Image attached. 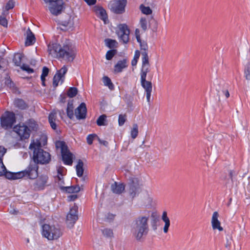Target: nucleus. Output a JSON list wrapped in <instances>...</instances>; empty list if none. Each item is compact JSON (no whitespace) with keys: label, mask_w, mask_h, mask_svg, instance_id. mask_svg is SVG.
Listing matches in <instances>:
<instances>
[{"label":"nucleus","mask_w":250,"mask_h":250,"mask_svg":"<svg viewBox=\"0 0 250 250\" xmlns=\"http://www.w3.org/2000/svg\"><path fill=\"white\" fill-rule=\"evenodd\" d=\"M21 68L23 70L26 71L28 73H32L34 72L33 69L30 68L29 65L25 64H23L21 66Z\"/></svg>","instance_id":"obj_49"},{"label":"nucleus","mask_w":250,"mask_h":250,"mask_svg":"<svg viewBox=\"0 0 250 250\" xmlns=\"http://www.w3.org/2000/svg\"><path fill=\"white\" fill-rule=\"evenodd\" d=\"M93 11L97 16L105 23L106 20L107 19V15L105 10L101 6H95L93 7Z\"/></svg>","instance_id":"obj_17"},{"label":"nucleus","mask_w":250,"mask_h":250,"mask_svg":"<svg viewBox=\"0 0 250 250\" xmlns=\"http://www.w3.org/2000/svg\"><path fill=\"white\" fill-rule=\"evenodd\" d=\"M5 83L8 86H9L10 87H11L12 85L13 84V83L10 80H7L6 81Z\"/></svg>","instance_id":"obj_60"},{"label":"nucleus","mask_w":250,"mask_h":250,"mask_svg":"<svg viewBox=\"0 0 250 250\" xmlns=\"http://www.w3.org/2000/svg\"><path fill=\"white\" fill-rule=\"evenodd\" d=\"M62 179H63V174L58 175L57 180H58V182L59 183V184H61V183H63V181H62Z\"/></svg>","instance_id":"obj_56"},{"label":"nucleus","mask_w":250,"mask_h":250,"mask_svg":"<svg viewBox=\"0 0 250 250\" xmlns=\"http://www.w3.org/2000/svg\"><path fill=\"white\" fill-rule=\"evenodd\" d=\"M6 13L5 11H3L2 13V16H0V24L2 26L6 27L7 25V21L5 18V14Z\"/></svg>","instance_id":"obj_42"},{"label":"nucleus","mask_w":250,"mask_h":250,"mask_svg":"<svg viewBox=\"0 0 250 250\" xmlns=\"http://www.w3.org/2000/svg\"><path fill=\"white\" fill-rule=\"evenodd\" d=\"M62 234L60 229L54 225L45 224L42 226V234L48 240H57Z\"/></svg>","instance_id":"obj_4"},{"label":"nucleus","mask_w":250,"mask_h":250,"mask_svg":"<svg viewBox=\"0 0 250 250\" xmlns=\"http://www.w3.org/2000/svg\"><path fill=\"white\" fill-rule=\"evenodd\" d=\"M153 217V219L151 222V226L152 228L154 230H156L157 229V223L158 221V219L157 217H154L153 215H151Z\"/></svg>","instance_id":"obj_50"},{"label":"nucleus","mask_w":250,"mask_h":250,"mask_svg":"<svg viewBox=\"0 0 250 250\" xmlns=\"http://www.w3.org/2000/svg\"><path fill=\"white\" fill-rule=\"evenodd\" d=\"M56 147L57 148H61V153L64 151H66L68 149L67 146L66 145L65 142L63 141H57L56 142Z\"/></svg>","instance_id":"obj_34"},{"label":"nucleus","mask_w":250,"mask_h":250,"mask_svg":"<svg viewBox=\"0 0 250 250\" xmlns=\"http://www.w3.org/2000/svg\"><path fill=\"white\" fill-rule=\"evenodd\" d=\"M103 82L104 83V85L108 86V87L110 90H113L114 89V85L112 83L110 78L109 77H108L107 76H104L103 78Z\"/></svg>","instance_id":"obj_31"},{"label":"nucleus","mask_w":250,"mask_h":250,"mask_svg":"<svg viewBox=\"0 0 250 250\" xmlns=\"http://www.w3.org/2000/svg\"><path fill=\"white\" fill-rule=\"evenodd\" d=\"M41 143L39 141L32 142L29 146V149L33 151V161L38 164H45L49 162L51 159L50 154L41 148Z\"/></svg>","instance_id":"obj_3"},{"label":"nucleus","mask_w":250,"mask_h":250,"mask_svg":"<svg viewBox=\"0 0 250 250\" xmlns=\"http://www.w3.org/2000/svg\"><path fill=\"white\" fill-rule=\"evenodd\" d=\"M150 71V66H142L141 71V84L146 92V100L150 102L151 94L152 90V83L146 80V75Z\"/></svg>","instance_id":"obj_5"},{"label":"nucleus","mask_w":250,"mask_h":250,"mask_svg":"<svg viewBox=\"0 0 250 250\" xmlns=\"http://www.w3.org/2000/svg\"><path fill=\"white\" fill-rule=\"evenodd\" d=\"M48 51L52 57L62 59L67 62H72L75 58L76 48L68 42L62 44L53 43L48 46Z\"/></svg>","instance_id":"obj_1"},{"label":"nucleus","mask_w":250,"mask_h":250,"mask_svg":"<svg viewBox=\"0 0 250 250\" xmlns=\"http://www.w3.org/2000/svg\"><path fill=\"white\" fill-rule=\"evenodd\" d=\"M218 216L219 215L217 212L215 211L213 213L211 221L212 226L213 229H217L221 231L223 230V229L221 226L220 222L218 220Z\"/></svg>","instance_id":"obj_20"},{"label":"nucleus","mask_w":250,"mask_h":250,"mask_svg":"<svg viewBox=\"0 0 250 250\" xmlns=\"http://www.w3.org/2000/svg\"><path fill=\"white\" fill-rule=\"evenodd\" d=\"M78 198L77 195H70L68 196V200L69 201H74L76 199Z\"/></svg>","instance_id":"obj_55"},{"label":"nucleus","mask_w":250,"mask_h":250,"mask_svg":"<svg viewBox=\"0 0 250 250\" xmlns=\"http://www.w3.org/2000/svg\"><path fill=\"white\" fill-rule=\"evenodd\" d=\"M15 5V1L13 0H9L5 6V10L4 11L6 14L8 13V11L12 9Z\"/></svg>","instance_id":"obj_43"},{"label":"nucleus","mask_w":250,"mask_h":250,"mask_svg":"<svg viewBox=\"0 0 250 250\" xmlns=\"http://www.w3.org/2000/svg\"><path fill=\"white\" fill-rule=\"evenodd\" d=\"M14 103L16 107L21 109H26L27 107L26 104L21 99H15Z\"/></svg>","instance_id":"obj_27"},{"label":"nucleus","mask_w":250,"mask_h":250,"mask_svg":"<svg viewBox=\"0 0 250 250\" xmlns=\"http://www.w3.org/2000/svg\"><path fill=\"white\" fill-rule=\"evenodd\" d=\"M22 55L21 53H17L14 55L13 61L16 66H21Z\"/></svg>","instance_id":"obj_30"},{"label":"nucleus","mask_w":250,"mask_h":250,"mask_svg":"<svg viewBox=\"0 0 250 250\" xmlns=\"http://www.w3.org/2000/svg\"><path fill=\"white\" fill-rule=\"evenodd\" d=\"M78 93V89L77 88L72 87L69 88L67 91V95L70 98H73Z\"/></svg>","instance_id":"obj_39"},{"label":"nucleus","mask_w":250,"mask_h":250,"mask_svg":"<svg viewBox=\"0 0 250 250\" xmlns=\"http://www.w3.org/2000/svg\"><path fill=\"white\" fill-rule=\"evenodd\" d=\"M104 42L106 46L110 49L116 47L118 44L117 42L115 40L110 39H105L104 40Z\"/></svg>","instance_id":"obj_32"},{"label":"nucleus","mask_w":250,"mask_h":250,"mask_svg":"<svg viewBox=\"0 0 250 250\" xmlns=\"http://www.w3.org/2000/svg\"><path fill=\"white\" fill-rule=\"evenodd\" d=\"M149 211L145 210L137 216L131 224V231L136 240L140 241L149 231Z\"/></svg>","instance_id":"obj_2"},{"label":"nucleus","mask_w":250,"mask_h":250,"mask_svg":"<svg viewBox=\"0 0 250 250\" xmlns=\"http://www.w3.org/2000/svg\"><path fill=\"white\" fill-rule=\"evenodd\" d=\"M140 25L142 30L145 32L147 28V21L145 18H141L140 20Z\"/></svg>","instance_id":"obj_37"},{"label":"nucleus","mask_w":250,"mask_h":250,"mask_svg":"<svg viewBox=\"0 0 250 250\" xmlns=\"http://www.w3.org/2000/svg\"><path fill=\"white\" fill-rule=\"evenodd\" d=\"M129 192L130 196L133 198L139 192V188L134 185H132L130 187Z\"/></svg>","instance_id":"obj_33"},{"label":"nucleus","mask_w":250,"mask_h":250,"mask_svg":"<svg viewBox=\"0 0 250 250\" xmlns=\"http://www.w3.org/2000/svg\"><path fill=\"white\" fill-rule=\"evenodd\" d=\"M6 170V168L3 163L2 159H0V176H4Z\"/></svg>","instance_id":"obj_47"},{"label":"nucleus","mask_w":250,"mask_h":250,"mask_svg":"<svg viewBox=\"0 0 250 250\" xmlns=\"http://www.w3.org/2000/svg\"><path fill=\"white\" fill-rule=\"evenodd\" d=\"M245 78L247 80H250V64L247 65L245 71Z\"/></svg>","instance_id":"obj_45"},{"label":"nucleus","mask_w":250,"mask_h":250,"mask_svg":"<svg viewBox=\"0 0 250 250\" xmlns=\"http://www.w3.org/2000/svg\"><path fill=\"white\" fill-rule=\"evenodd\" d=\"M97 140L100 144L103 145L106 147L108 146V142L104 141V140H101L98 136L97 137Z\"/></svg>","instance_id":"obj_52"},{"label":"nucleus","mask_w":250,"mask_h":250,"mask_svg":"<svg viewBox=\"0 0 250 250\" xmlns=\"http://www.w3.org/2000/svg\"><path fill=\"white\" fill-rule=\"evenodd\" d=\"M63 167H60L58 169V173L59 175L62 174Z\"/></svg>","instance_id":"obj_62"},{"label":"nucleus","mask_w":250,"mask_h":250,"mask_svg":"<svg viewBox=\"0 0 250 250\" xmlns=\"http://www.w3.org/2000/svg\"><path fill=\"white\" fill-rule=\"evenodd\" d=\"M127 66L126 59L119 61L114 66V71L116 72H121L122 71L123 69L126 68Z\"/></svg>","instance_id":"obj_24"},{"label":"nucleus","mask_w":250,"mask_h":250,"mask_svg":"<svg viewBox=\"0 0 250 250\" xmlns=\"http://www.w3.org/2000/svg\"><path fill=\"white\" fill-rule=\"evenodd\" d=\"M73 104L72 101L68 102L67 104V106L66 109V113L68 117L70 119H73L74 117L73 112Z\"/></svg>","instance_id":"obj_26"},{"label":"nucleus","mask_w":250,"mask_h":250,"mask_svg":"<svg viewBox=\"0 0 250 250\" xmlns=\"http://www.w3.org/2000/svg\"><path fill=\"white\" fill-rule=\"evenodd\" d=\"M135 36L136 38L137 39V42L140 41L141 37H140V30L139 29H136L135 31Z\"/></svg>","instance_id":"obj_54"},{"label":"nucleus","mask_w":250,"mask_h":250,"mask_svg":"<svg viewBox=\"0 0 250 250\" xmlns=\"http://www.w3.org/2000/svg\"><path fill=\"white\" fill-rule=\"evenodd\" d=\"M26 123L32 129L34 130L37 128V124L34 120L29 119Z\"/></svg>","instance_id":"obj_48"},{"label":"nucleus","mask_w":250,"mask_h":250,"mask_svg":"<svg viewBox=\"0 0 250 250\" xmlns=\"http://www.w3.org/2000/svg\"><path fill=\"white\" fill-rule=\"evenodd\" d=\"M224 93H225V95L226 98H229V93L228 90H226V91H224Z\"/></svg>","instance_id":"obj_63"},{"label":"nucleus","mask_w":250,"mask_h":250,"mask_svg":"<svg viewBox=\"0 0 250 250\" xmlns=\"http://www.w3.org/2000/svg\"><path fill=\"white\" fill-rule=\"evenodd\" d=\"M102 233L104 236L106 237H112L113 236V231L110 229L105 228L102 230Z\"/></svg>","instance_id":"obj_41"},{"label":"nucleus","mask_w":250,"mask_h":250,"mask_svg":"<svg viewBox=\"0 0 250 250\" xmlns=\"http://www.w3.org/2000/svg\"><path fill=\"white\" fill-rule=\"evenodd\" d=\"M162 219L165 222V226L163 229L164 232L167 233L168 232V228L170 226V220L167 216V212L166 211L163 212Z\"/></svg>","instance_id":"obj_25"},{"label":"nucleus","mask_w":250,"mask_h":250,"mask_svg":"<svg viewBox=\"0 0 250 250\" xmlns=\"http://www.w3.org/2000/svg\"><path fill=\"white\" fill-rule=\"evenodd\" d=\"M88 5H93L96 2V0H84Z\"/></svg>","instance_id":"obj_58"},{"label":"nucleus","mask_w":250,"mask_h":250,"mask_svg":"<svg viewBox=\"0 0 250 250\" xmlns=\"http://www.w3.org/2000/svg\"><path fill=\"white\" fill-rule=\"evenodd\" d=\"M140 46V49L142 50L141 54L142 56V66H150L149 62V58L147 55V50L148 49V46L147 43L144 41L140 40V41L138 42Z\"/></svg>","instance_id":"obj_13"},{"label":"nucleus","mask_w":250,"mask_h":250,"mask_svg":"<svg viewBox=\"0 0 250 250\" xmlns=\"http://www.w3.org/2000/svg\"><path fill=\"white\" fill-rule=\"evenodd\" d=\"M48 72H49V69L47 67L44 66L42 68V74L41 76H42V77H46L48 74Z\"/></svg>","instance_id":"obj_51"},{"label":"nucleus","mask_w":250,"mask_h":250,"mask_svg":"<svg viewBox=\"0 0 250 250\" xmlns=\"http://www.w3.org/2000/svg\"><path fill=\"white\" fill-rule=\"evenodd\" d=\"M67 67L65 65H63L62 67L57 71L56 74L53 77V85L54 87H56L59 84V82L61 81V83H63L64 79V75L67 71Z\"/></svg>","instance_id":"obj_14"},{"label":"nucleus","mask_w":250,"mask_h":250,"mask_svg":"<svg viewBox=\"0 0 250 250\" xmlns=\"http://www.w3.org/2000/svg\"><path fill=\"white\" fill-rule=\"evenodd\" d=\"M61 188L62 189H65V191L68 193H77L81 190L80 187L78 185L70 187H62Z\"/></svg>","instance_id":"obj_28"},{"label":"nucleus","mask_w":250,"mask_h":250,"mask_svg":"<svg viewBox=\"0 0 250 250\" xmlns=\"http://www.w3.org/2000/svg\"><path fill=\"white\" fill-rule=\"evenodd\" d=\"M106 121V116L105 114L101 115L97 119L96 123L98 125H105V122Z\"/></svg>","instance_id":"obj_36"},{"label":"nucleus","mask_w":250,"mask_h":250,"mask_svg":"<svg viewBox=\"0 0 250 250\" xmlns=\"http://www.w3.org/2000/svg\"><path fill=\"white\" fill-rule=\"evenodd\" d=\"M140 10L141 12L145 15H150L152 13V11L148 6H145L144 4H142L140 6Z\"/></svg>","instance_id":"obj_35"},{"label":"nucleus","mask_w":250,"mask_h":250,"mask_svg":"<svg viewBox=\"0 0 250 250\" xmlns=\"http://www.w3.org/2000/svg\"><path fill=\"white\" fill-rule=\"evenodd\" d=\"M36 41V38L34 34L31 31L30 28H28L26 31V39L25 42L26 46H29L34 43Z\"/></svg>","instance_id":"obj_22"},{"label":"nucleus","mask_w":250,"mask_h":250,"mask_svg":"<svg viewBox=\"0 0 250 250\" xmlns=\"http://www.w3.org/2000/svg\"><path fill=\"white\" fill-rule=\"evenodd\" d=\"M4 176L6 178L9 180H16L23 177V173L21 172V171L14 173L8 171L7 170V169L4 172Z\"/></svg>","instance_id":"obj_19"},{"label":"nucleus","mask_w":250,"mask_h":250,"mask_svg":"<svg viewBox=\"0 0 250 250\" xmlns=\"http://www.w3.org/2000/svg\"><path fill=\"white\" fill-rule=\"evenodd\" d=\"M48 177L47 175H41L36 181L33 185L34 189L40 190L43 189L47 183Z\"/></svg>","instance_id":"obj_16"},{"label":"nucleus","mask_w":250,"mask_h":250,"mask_svg":"<svg viewBox=\"0 0 250 250\" xmlns=\"http://www.w3.org/2000/svg\"><path fill=\"white\" fill-rule=\"evenodd\" d=\"M78 207L77 206H73L70 208L66 216V223L69 227H73L78 219Z\"/></svg>","instance_id":"obj_11"},{"label":"nucleus","mask_w":250,"mask_h":250,"mask_svg":"<svg viewBox=\"0 0 250 250\" xmlns=\"http://www.w3.org/2000/svg\"><path fill=\"white\" fill-rule=\"evenodd\" d=\"M138 60L134 59L131 61V64L132 66H135L136 65L137 63Z\"/></svg>","instance_id":"obj_61"},{"label":"nucleus","mask_w":250,"mask_h":250,"mask_svg":"<svg viewBox=\"0 0 250 250\" xmlns=\"http://www.w3.org/2000/svg\"><path fill=\"white\" fill-rule=\"evenodd\" d=\"M6 151V149L3 146H0V159H2Z\"/></svg>","instance_id":"obj_53"},{"label":"nucleus","mask_w":250,"mask_h":250,"mask_svg":"<svg viewBox=\"0 0 250 250\" xmlns=\"http://www.w3.org/2000/svg\"><path fill=\"white\" fill-rule=\"evenodd\" d=\"M45 3H49V9L54 15L60 14L63 9V0H43Z\"/></svg>","instance_id":"obj_7"},{"label":"nucleus","mask_w":250,"mask_h":250,"mask_svg":"<svg viewBox=\"0 0 250 250\" xmlns=\"http://www.w3.org/2000/svg\"><path fill=\"white\" fill-rule=\"evenodd\" d=\"M117 53V50L112 49L108 50L106 54V59L107 60H111L114 55Z\"/></svg>","instance_id":"obj_40"},{"label":"nucleus","mask_w":250,"mask_h":250,"mask_svg":"<svg viewBox=\"0 0 250 250\" xmlns=\"http://www.w3.org/2000/svg\"><path fill=\"white\" fill-rule=\"evenodd\" d=\"M38 166L35 162H31L28 167L24 170L21 171L23 175V177L27 176L31 179H35L38 176Z\"/></svg>","instance_id":"obj_8"},{"label":"nucleus","mask_w":250,"mask_h":250,"mask_svg":"<svg viewBox=\"0 0 250 250\" xmlns=\"http://www.w3.org/2000/svg\"><path fill=\"white\" fill-rule=\"evenodd\" d=\"M87 109L84 103H81L75 110V115L78 120H83L86 118Z\"/></svg>","instance_id":"obj_15"},{"label":"nucleus","mask_w":250,"mask_h":250,"mask_svg":"<svg viewBox=\"0 0 250 250\" xmlns=\"http://www.w3.org/2000/svg\"><path fill=\"white\" fill-rule=\"evenodd\" d=\"M48 121L51 128L55 130L57 128L56 122L57 120V112L55 110L52 111L49 115Z\"/></svg>","instance_id":"obj_21"},{"label":"nucleus","mask_w":250,"mask_h":250,"mask_svg":"<svg viewBox=\"0 0 250 250\" xmlns=\"http://www.w3.org/2000/svg\"><path fill=\"white\" fill-rule=\"evenodd\" d=\"M126 0H114L110 3L111 10L116 14H122L125 12Z\"/></svg>","instance_id":"obj_9"},{"label":"nucleus","mask_w":250,"mask_h":250,"mask_svg":"<svg viewBox=\"0 0 250 250\" xmlns=\"http://www.w3.org/2000/svg\"><path fill=\"white\" fill-rule=\"evenodd\" d=\"M140 55V52L139 50H136L134 56V59L138 60Z\"/></svg>","instance_id":"obj_57"},{"label":"nucleus","mask_w":250,"mask_h":250,"mask_svg":"<svg viewBox=\"0 0 250 250\" xmlns=\"http://www.w3.org/2000/svg\"><path fill=\"white\" fill-rule=\"evenodd\" d=\"M126 120V116L125 114H120L118 118V124L119 126H122Z\"/></svg>","instance_id":"obj_44"},{"label":"nucleus","mask_w":250,"mask_h":250,"mask_svg":"<svg viewBox=\"0 0 250 250\" xmlns=\"http://www.w3.org/2000/svg\"><path fill=\"white\" fill-rule=\"evenodd\" d=\"M62 161H63L64 164L67 165H71L73 163L72 160V156L73 154L72 153L70 152V151L67 149L66 151H64L62 152Z\"/></svg>","instance_id":"obj_18"},{"label":"nucleus","mask_w":250,"mask_h":250,"mask_svg":"<svg viewBox=\"0 0 250 250\" xmlns=\"http://www.w3.org/2000/svg\"><path fill=\"white\" fill-rule=\"evenodd\" d=\"M117 34L123 43H126L129 41V30L125 24H121L118 26Z\"/></svg>","instance_id":"obj_10"},{"label":"nucleus","mask_w":250,"mask_h":250,"mask_svg":"<svg viewBox=\"0 0 250 250\" xmlns=\"http://www.w3.org/2000/svg\"><path fill=\"white\" fill-rule=\"evenodd\" d=\"M233 173V171L231 170L229 171V176L231 179H232Z\"/></svg>","instance_id":"obj_64"},{"label":"nucleus","mask_w":250,"mask_h":250,"mask_svg":"<svg viewBox=\"0 0 250 250\" xmlns=\"http://www.w3.org/2000/svg\"><path fill=\"white\" fill-rule=\"evenodd\" d=\"M14 131L18 134L21 140L29 138L30 135V130L24 125H16L14 128Z\"/></svg>","instance_id":"obj_12"},{"label":"nucleus","mask_w":250,"mask_h":250,"mask_svg":"<svg viewBox=\"0 0 250 250\" xmlns=\"http://www.w3.org/2000/svg\"><path fill=\"white\" fill-rule=\"evenodd\" d=\"M154 25L153 27V30L154 31H156L157 29L158 23H157V21H156L155 20H154Z\"/></svg>","instance_id":"obj_59"},{"label":"nucleus","mask_w":250,"mask_h":250,"mask_svg":"<svg viewBox=\"0 0 250 250\" xmlns=\"http://www.w3.org/2000/svg\"><path fill=\"white\" fill-rule=\"evenodd\" d=\"M83 163L81 160H79L76 167L77 174L78 177H82L83 173Z\"/></svg>","instance_id":"obj_29"},{"label":"nucleus","mask_w":250,"mask_h":250,"mask_svg":"<svg viewBox=\"0 0 250 250\" xmlns=\"http://www.w3.org/2000/svg\"><path fill=\"white\" fill-rule=\"evenodd\" d=\"M98 136L95 134H89L87 136L86 140L88 145H91L95 138H97Z\"/></svg>","instance_id":"obj_46"},{"label":"nucleus","mask_w":250,"mask_h":250,"mask_svg":"<svg viewBox=\"0 0 250 250\" xmlns=\"http://www.w3.org/2000/svg\"><path fill=\"white\" fill-rule=\"evenodd\" d=\"M111 188L113 193L121 194L125 190V185L123 184H118L117 182H115L111 185Z\"/></svg>","instance_id":"obj_23"},{"label":"nucleus","mask_w":250,"mask_h":250,"mask_svg":"<svg viewBox=\"0 0 250 250\" xmlns=\"http://www.w3.org/2000/svg\"><path fill=\"white\" fill-rule=\"evenodd\" d=\"M15 122V115L12 112L6 111L0 117L1 126L4 129L11 128Z\"/></svg>","instance_id":"obj_6"},{"label":"nucleus","mask_w":250,"mask_h":250,"mask_svg":"<svg viewBox=\"0 0 250 250\" xmlns=\"http://www.w3.org/2000/svg\"><path fill=\"white\" fill-rule=\"evenodd\" d=\"M138 134V126L136 124L133 125V128L131 130V136L132 138L135 139L137 137Z\"/></svg>","instance_id":"obj_38"}]
</instances>
